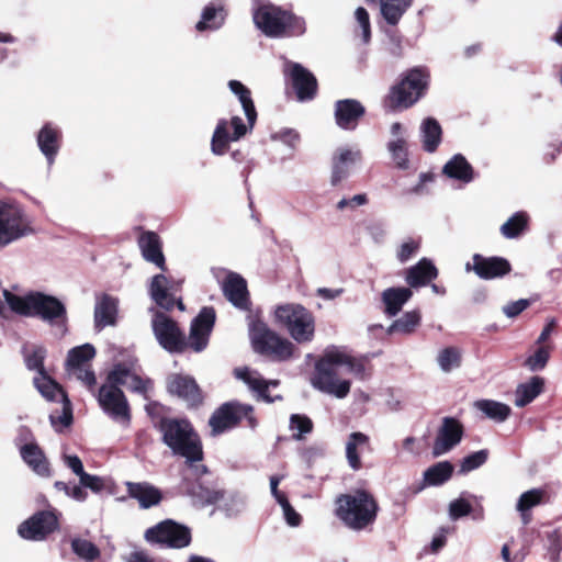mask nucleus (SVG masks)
I'll return each instance as SVG.
<instances>
[{"mask_svg":"<svg viewBox=\"0 0 562 562\" xmlns=\"http://www.w3.org/2000/svg\"><path fill=\"white\" fill-rule=\"evenodd\" d=\"M342 374L364 379L367 376L366 360L352 356L345 348L331 346L326 348L315 362L310 383L319 392L336 398H345L350 392L351 383L341 378Z\"/></svg>","mask_w":562,"mask_h":562,"instance_id":"obj_1","label":"nucleus"},{"mask_svg":"<svg viewBox=\"0 0 562 562\" xmlns=\"http://www.w3.org/2000/svg\"><path fill=\"white\" fill-rule=\"evenodd\" d=\"M215 323V312L212 307H203L192 321L188 340L177 324L162 313H157L153 319V330L159 345L169 352H181L190 347L195 352L202 351Z\"/></svg>","mask_w":562,"mask_h":562,"instance_id":"obj_2","label":"nucleus"},{"mask_svg":"<svg viewBox=\"0 0 562 562\" xmlns=\"http://www.w3.org/2000/svg\"><path fill=\"white\" fill-rule=\"evenodd\" d=\"M4 306L11 312L26 317H36L48 324L60 335L67 333L68 313L66 305L58 297L41 292H19L16 288L2 291Z\"/></svg>","mask_w":562,"mask_h":562,"instance_id":"obj_3","label":"nucleus"},{"mask_svg":"<svg viewBox=\"0 0 562 562\" xmlns=\"http://www.w3.org/2000/svg\"><path fill=\"white\" fill-rule=\"evenodd\" d=\"M120 385L145 395L151 389V383L126 364L120 363L109 373L108 382L99 391V404L113 419L126 424L130 420V408Z\"/></svg>","mask_w":562,"mask_h":562,"instance_id":"obj_4","label":"nucleus"},{"mask_svg":"<svg viewBox=\"0 0 562 562\" xmlns=\"http://www.w3.org/2000/svg\"><path fill=\"white\" fill-rule=\"evenodd\" d=\"M159 430L164 443L173 454L183 457L188 463L202 460V446L199 436L186 419L164 418Z\"/></svg>","mask_w":562,"mask_h":562,"instance_id":"obj_5","label":"nucleus"},{"mask_svg":"<svg viewBox=\"0 0 562 562\" xmlns=\"http://www.w3.org/2000/svg\"><path fill=\"white\" fill-rule=\"evenodd\" d=\"M336 515L352 530H362L372 525L378 513L374 497L363 490L340 495L336 501Z\"/></svg>","mask_w":562,"mask_h":562,"instance_id":"obj_6","label":"nucleus"},{"mask_svg":"<svg viewBox=\"0 0 562 562\" xmlns=\"http://www.w3.org/2000/svg\"><path fill=\"white\" fill-rule=\"evenodd\" d=\"M256 26L269 37H282L286 34L305 33V21L289 11L273 4L259 5L252 13Z\"/></svg>","mask_w":562,"mask_h":562,"instance_id":"obj_7","label":"nucleus"},{"mask_svg":"<svg viewBox=\"0 0 562 562\" xmlns=\"http://www.w3.org/2000/svg\"><path fill=\"white\" fill-rule=\"evenodd\" d=\"M274 323L286 329L297 344L311 342L315 336V317L303 305L285 303L276 306Z\"/></svg>","mask_w":562,"mask_h":562,"instance_id":"obj_8","label":"nucleus"},{"mask_svg":"<svg viewBox=\"0 0 562 562\" xmlns=\"http://www.w3.org/2000/svg\"><path fill=\"white\" fill-rule=\"evenodd\" d=\"M35 233L34 222L18 203L0 199V248Z\"/></svg>","mask_w":562,"mask_h":562,"instance_id":"obj_9","label":"nucleus"},{"mask_svg":"<svg viewBox=\"0 0 562 562\" xmlns=\"http://www.w3.org/2000/svg\"><path fill=\"white\" fill-rule=\"evenodd\" d=\"M249 337L256 352L285 361L293 356L295 347L289 339L271 330L262 322H252L249 327Z\"/></svg>","mask_w":562,"mask_h":562,"instance_id":"obj_10","label":"nucleus"},{"mask_svg":"<svg viewBox=\"0 0 562 562\" xmlns=\"http://www.w3.org/2000/svg\"><path fill=\"white\" fill-rule=\"evenodd\" d=\"M429 75L422 68H414L392 89L391 101L394 105L408 108L423 95Z\"/></svg>","mask_w":562,"mask_h":562,"instance_id":"obj_11","label":"nucleus"},{"mask_svg":"<svg viewBox=\"0 0 562 562\" xmlns=\"http://www.w3.org/2000/svg\"><path fill=\"white\" fill-rule=\"evenodd\" d=\"M244 417L247 418L249 427L255 428L257 426L250 405L237 402L225 403L210 418L212 432L214 435L221 434L234 427Z\"/></svg>","mask_w":562,"mask_h":562,"instance_id":"obj_12","label":"nucleus"},{"mask_svg":"<svg viewBox=\"0 0 562 562\" xmlns=\"http://www.w3.org/2000/svg\"><path fill=\"white\" fill-rule=\"evenodd\" d=\"M148 542L165 544L170 548H184L191 541L190 530L172 520L162 521L146 530Z\"/></svg>","mask_w":562,"mask_h":562,"instance_id":"obj_13","label":"nucleus"},{"mask_svg":"<svg viewBox=\"0 0 562 562\" xmlns=\"http://www.w3.org/2000/svg\"><path fill=\"white\" fill-rule=\"evenodd\" d=\"M94 356L95 349L90 344H85L69 350L66 362L68 374L88 386L94 385L95 375L89 364Z\"/></svg>","mask_w":562,"mask_h":562,"instance_id":"obj_14","label":"nucleus"},{"mask_svg":"<svg viewBox=\"0 0 562 562\" xmlns=\"http://www.w3.org/2000/svg\"><path fill=\"white\" fill-rule=\"evenodd\" d=\"M247 133V126L238 116H233L231 121L222 119L218 121L211 140V150L214 155H224L229 143L237 142Z\"/></svg>","mask_w":562,"mask_h":562,"instance_id":"obj_15","label":"nucleus"},{"mask_svg":"<svg viewBox=\"0 0 562 562\" xmlns=\"http://www.w3.org/2000/svg\"><path fill=\"white\" fill-rule=\"evenodd\" d=\"M57 528V515L52 510H43L23 521L19 526L18 532L23 539L41 541Z\"/></svg>","mask_w":562,"mask_h":562,"instance_id":"obj_16","label":"nucleus"},{"mask_svg":"<svg viewBox=\"0 0 562 562\" xmlns=\"http://www.w3.org/2000/svg\"><path fill=\"white\" fill-rule=\"evenodd\" d=\"M465 271H473L479 278L488 280L507 274L510 271V265L501 257H483L475 254L472 262H467Z\"/></svg>","mask_w":562,"mask_h":562,"instance_id":"obj_17","label":"nucleus"},{"mask_svg":"<svg viewBox=\"0 0 562 562\" xmlns=\"http://www.w3.org/2000/svg\"><path fill=\"white\" fill-rule=\"evenodd\" d=\"M463 427L459 420L452 417H445L438 429L432 447V454L440 457L453 449L462 439Z\"/></svg>","mask_w":562,"mask_h":562,"instance_id":"obj_18","label":"nucleus"},{"mask_svg":"<svg viewBox=\"0 0 562 562\" xmlns=\"http://www.w3.org/2000/svg\"><path fill=\"white\" fill-rule=\"evenodd\" d=\"M284 71L291 77L299 100L312 99L316 92L315 77L303 66L288 61Z\"/></svg>","mask_w":562,"mask_h":562,"instance_id":"obj_19","label":"nucleus"},{"mask_svg":"<svg viewBox=\"0 0 562 562\" xmlns=\"http://www.w3.org/2000/svg\"><path fill=\"white\" fill-rule=\"evenodd\" d=\"M225 297L237 308L246 310L249 304L246 280L236 272H227L222 282Z\"/></svg>","mask_w":562,"mask_h":562,"instance_id":"obj_20","label":"nucleus"},{"mask_svg":"<svg viewBox=\"0 0 562 562\" xmlns=\"http://www.w3.org/2000/svg\"><path fill=\"white\" fill-rule=\"evenodd\" d=\"M179 286V282L169 280L164 274H156L151 279L149 293L156 304L165 310H171L176 303L175 292Z\"/></svg>","mask_w":562,"mask_h":562,"instance_id":"obj_21","label":"nucleus"},{"mask_svg":"<svg viewBox=\"0 0 562 562\" xmlns=\"http://www.w3.org/2000/svg\"><path fill=\"white\" fill-rule=\"evenodd\" d=\"M234 373L238 380H241L252 392L257 393L258 396L266 402L271 403L277 398H280L279 395L271 396L268 393L270 387L278 386V380L267 381L262 379V376L257 371L250 370L249 368H237L235 369Z\"/></svg>","mask_w":562,"mask_h":562,"instance_id":"obj_22","label":"nucleus"},{"mask_svg":"<svg viewBox=\"0 0 562 562\" xmlns=\"http://www.w3.org/2000/svg\"><path fill=\"white\" fill-rule=\"evenodd\" d=\"M360 158L361 153L359 149L348 147L338 148L333 158L331 184L337 186L346 179L350 173L351 167L356 165Z\"/></svg>","mask_w":562,"mask_h":562,"instance_id":"obj_23","label":"nucleus"},{"mask_svg":"<svg viewBox=\"0 0 562 562\" xmlns=\"http://www.w3.org/2000/svg\"><path fill=\"white\" fill-rule=\"evenodd\" d=\"M390 132L391 139L387 143V149L396 167L406 170L409 167L406 131L401 123L395 122L391 125Z\"/></svg>","mask_w":562,"mask_h":562,"instance_id":"obj_24","label":"nucleus"},{"mask_svg":"<svg viewBox=\"0 0 562 562\" xmlns=\"http://www.w3.org/2000/svg\"><path fill=\"white\" fill-rule=\"evenodd\" d=\"M364 114L363 105L353 99L339 100L335 106V119L339 127L353 130Z\"/></svg>","mask_w":562,"mask_h":562,"instance_id":"obj_25","label":"nucleus"},{"mask_svg":"<svg viewBox=\"0 0 562 562\" xmlns=\"http://www.w3.org/2000/svg\"><path fill=\"white\" fill-rule=\"evenodd\" d=\"M20 456L22 460L40 476L48 477L50 475L49 463L40 448L34 442H25L20 446Z\"/></svg>","mask_w":562,"mask_h":562,"instance_id":"obj_26","label":"nucleus"},{"mask_svg":"<svg viewBox=\"0 0 562 562\" xmlns=\"http://www.w3.org/2000/svg\"><path fill=\"white\" fill-rule=\"evenodd\" d=\"M168 391L190 405H194L201 401L200 390L195 381L189 376L178 374L169 376Z\"/></svg>","mask_w":562,"mask_h":562,"instance_id":"obj_27","label":"nucleus"},{"mask_svg":"<svg viewBox=\"0 0 562 562\" xmlns=\"http://www.w3.org/2000/svg\"><path fill=\"white\" fill-rule=\"evenodd\" d=\"M117 304V300L108 294H102L97 299L94 306V327L98 330L115 324Z\"/></svg>","mask_w":562,"mask_h":562,"instance_id":"obj_28","label":"nucleus"},{"mask_svg":"<svg viewBox=\"0 0 562 562\" xmlns=\"http://www.w3.org/2000/svg\"><path fill=\"white\" fill-rule=\"evenodd\" d=\"M138 246L144 259L165 270V257L159 237L153 232L140 235Z\"/></svg>","mask_w":562,"mask_h":562,"instance_id":"obj_29","label":"nucleus"},{"mask_svg":"<svg viewBox=\"0 0 562 562\" xmlns=\"http://www.w3.org/2000/svg\"><path fill=\"white\" fill-rule=\"evenodd\" d=\"M437 276L438 270L434 263L429 259L423 258L407 270L405 280L409 286L418 288L428 284Z\"/></svg>","mask_w":562,"mask_h":562,"instance_id":"obj_30","label":"nucleus"},{"mask_svg":"<svg viewBox=\"0 0 562 562\" xmlns=\"http://www.w3.org/2000/svg\"><path fill=\"white\" fill-rule=\"evenodd\" d=\"M443 175L450 179L469 183L474 179V170L464 156L456 154L442 168Z\"/></svg>","mask_w":562,"mask_h":562,"instance_id":"obj_31","label":"nucleus"},{"mask_svg":"<svg viewBox=\"0 0 562 562\" xmlns=\"http://www.w3.org/2000/svg\"><path fill=\"white\" fill-rule=\"evenodd\" d=\"M226 12L222 2H211L201 14V20L196 23L195 29L199 32L218 30L225 21Z\"/></svg>","mask_w":562,"mask_h":562,"instance_id":"obj_32","label":"nucleus"},{"mask_svg":"<svg viewBox=\"0 0 562 562\" xmlns=\"http://www.w3.org/2000/svg\"><path fill=\"white\" fill-rule=\"evenodd\" d=\"M128 495L138 501L140 507L148 508L157 505L161 499L160 492L148 483H132L126 484Z\"/></svg>","mask_w":562,"mask_h":562,"instance_id":"obj_33","label":"nucleus"},{"mask_svg":"<svg viewBox=\"0 0 562 562\" xmlns=\"http://www.w3.org/2000/svg\"><path fill=\"white\" fill-rule=\"evenodd\" d=\"M546 495L547 493L542 488H531L519 496L516 510L519 513L524 525H528L531 521L530 510L542 504Z\"/></svg>","mask_w":562,"mask_h":562,"instance_id":"obj_34","label":"nucleus"},{"mask_svg":"<svg viewBox=\"0 0 562 562\" xmlns=\"http://www.w3.org/2000/svg\"><path fill=\"white\" fill-rule=\"evenodd\" d=\"M59 131L52 124L44 125L37 135V144L43 155L53 164L54 158L58 151Z\"/></svg>","mask_w":562,"mask_h":562,"instance_id":"obj_35","label":"nucleus"},{"mask_svg":"<svg viewBox=\"0 0 562 562\" xmlns=\"http://www.w3.org/2000/svg\"><path fill=\"white\" fill-rule=\"evenodd\" d=\"M412 295L413 292L408 288H389L384 290L382 301L385 305V313L389 316H395Z\"/></svg>","mask_w":562,"mask_h":562,"instance_id":"obj_36","label":"nucleus"},{"mask_svg":"<svg viewBox=\"0 0 562 562\" xmlns=\"http://www.w3.org/2000/svg\"><path fill=\"white\" fill-rule=\"evenodd\" d=\"M370 442L369 437L360 431L351 432L346 441V459L349 467L358 471L361 468L359 451Z\"/></svg>","mask_w":562,"mask_h":562,"instance_id":"obj_37","label":"nucleus"},{"mask_svg":"<svg viewBox=\"0 0 562 562\" xmlns=\"http://www.w3.org/2000/svg\"><path fill=\"white\" fill-rule=\"evenodd\" d=\"M414 0H380V13L389 25H396Z\"/></svg>","mask_w":562,"mask_h":562,"instance_id":"obj_38","label":"nucleus"},{"mask_svg":"<svg viewBox=\"0 0 562 562\" xmlns=\"http://www.w3.org/2000/svg\"><path fill=\"white\" fill-rule=\"evenodd\" d=\"M442 130L440 124L432 117L425 119L420 124V137L426 151L432 153L441 142Z\"/></svg>","mask_w":562,"mask_h":562,"instance_id":"obj_39","label":"nucleus"},{"mask_svg":"<svg viewBox=\"0 0 562 562\" xmlns=\"http://www.w3.org/2000/svg\"><path fill=\"white\" fill-rule=\"evenodd\" d=\"M477 411L483 413L487 418L503 423L510 415V407L504 403L493 400H480L474 403Z\"/></svg>","mask_w":562,"mask_h":562,"instance_id":"obj_40","label":"nucleus"},{"mask_svg":"<svg viewBox=\"0 0 562 562\" xmlns=\"http://www.w3.org/2000/svg\"><path fill=\"white\" fill-rule=\"evenodd\" d=\"M228 87H229L231 91L235 95L238 97L239 102L245 112V115L247 117V121H248L250 127H252V125L255 124L256 117H257V113H256L255 105H254V102L250 97L249 89L247 87H245L238 80H231L228 82Z\"/></svg>","mask_w":562,"mask_h":562,"instance_id":"obj_41","label":"nucleus"},{"mask_svg":"<svg viewBox=\"0 0 562 562\" xmlns=\"http://www.w3.org/2000/svg\"><path fill=\"white\" fill-rule=\"evenodd\" d=\"M543 380L532 376L528 382L518 385L516 390L515 405L524 407L532 402L542 391Z\"/></svg>","mask_w":562,"mask_h":562,"instance_id":"obj_42","label":"nucleus"},{"mask_svg":"<svg viewBox=\"0 0 562 562\" xmlns=\"http://www.w3.org/2000/svg\"><path fill=\"white\" fill-rule=\"evenodd\" d=\"M420 313L419 311H409L406 312L402 317L395 319L386 329L389 335L401 334V335H409L415 331V329L420 324Z\"/></svg>","mask_w":562,"mask_h":562,"instance_id":"obj_43","label":"nucleus"},{"mask_svg":"<svg viewBox=\"0 0 562 562\" xmlns=\"http://www.w3.org/2000/svg\"><path fill=\"white\" fill-rule=\"evenodd\" d=\"M34 384L38 392L48 401L58 402L66 397L61 387L47 376L45 372H41V375L34 378Z\"/></svg>","mask_w":562,"mask_h":562,"instance_id":"obj_44","label":"nucleus"},{"mask_svg":"<svg viewBox=\"0 0 562 562\" xmlns=\"http://www.w3.org/2000/svg\"><path fill=\"white\" fill-rule=\"evenodd\" d=\"M439 369L443 373H450L460 368L462 361V352L457 347H446L438 351L436 358Z\"/></svg>","mask_w":562,"mask_h":562,"instance_id":"obj_45","label":"nucleus"},{"mask_svg":"<svg viewBox=\"0 0 562 562\" xmlns=\"http://www.w3.org/2000/svg\"><path fill=\"white\" fill-rule=\"evenodd\" d=\"M452 472L453 465L449 461H441L424 472V481L427 485H440L451 477Z\"/></svg>","mask_w":562,"mask_h":562,"instance_id":"obj_46","label":"nucleus"},{"mask_svg":"<svg viewBox=\"0 0 562 562\" xmlns=\"http://www.w3.org/2000/svg\"><path fill=\"white\" fill-rule=\"evenodd\" d=\"M528 220L525 212L515 213L501 226L502 235L509 239L517 237L527 227Z\"/></svg>","mask_w":562,"mask_h":562,"instance_id":"obj_47","label":"nucleus"},{"mask_svg":"<svg viewBox=\"0 0 562 562\" xmlns=\"http://www.w3.org/2000/svg\"><path fill=\"white\" fill-rule=\"evenodd\" d=\"M61 404L60 413H50L49 420L52 426L58 430V427H68L72 422L71 404L67 396L65 400L58 401Z\"/></svg>","mask_w":562,"mask_h":562,"instance_id":"obj_48","label":"nucleus"},{"mask_svg":"<svg viewBox=\"0 0 562 562\" xmlns=\"http://www.w3.org/2000/svg\"><path fill=\"white\" fill-rule=\"evenodd\" d=\"M190 494L194 504L199 506L217 503L223 497L221 492L209 490L201 485H199L198 488H193Z\"/></svg>","mask_w":562,"mask_h":562,"instance_id":"obj_49","label":"nucleus"},{"mask_svg":"<svg viewBox=\"0 0 562 562\" xmlns=\"http://www.w3.org/2000/svg\"><path fill=\"white\" fill-rule=\"evenodd\" d=\"M290 429L295 439H301L303 435L312 431L313 423L305 415L293 414L290 418Z\"/></svg>","mask_w":562,"mask_h":562,"instance_id":"obj_50","label":"nucleus"},{"mask_svg":"<svg viewBox=\"0 0 562 562\" xmlns=\"http://www.w3.org/2000/svg\"><path fill=\"white\" fill-rule=\"evenodd\" d=\"M471 512L472 505L463 496L451 501L448 506V514L451 520H458L461 517L468 516Z\"/></svg>","mask_w":562,"mask_h":562,"instance_id":"obj_51","label":"nucleus"},{"mask_svg":"<svg viewBox=\"0 0 562 562\" xmlns=\"http://www.w3.org/2000/svg\"><path fill=\"white\" fill-rule=\"evenodd\" d=\"M74 552L82 559L94 560L99 555L97 547L85 539H75L71 543Z\"/></svg>","mask_w":562,"mask_h":562,"instance_id":"obj_52","label":"nucleus"},{"mask_svg":"<svg viewBox=\"0 0 562 562\" xmlns=\"http://www.w3.org/2000/svg\"><path fill=\"white\" fill-rule=\"evenodd\" d=\"M487 460V451L486 450H480L476 452H473L469 456H467L460 467V471L462 473H468L470 471H473L481 465H483Z\"/></svg>","mask_w":562,"mask_h":562,"instance_id":"obj_53","label":"nucleus"},{"mask_svg":"<svg viewBox=\"0 0 562 562\" xmlns=\"http://www.w3.org/2000/svg\"><path fill=\"white\" fill-rule=\"evenodd\" d=\"M46 350L43 347H33L25 356V363L30 370H36L38 375L44 372L43 361Z\"/></svg>","mask_w":562,"mask_h":562,"instance_id":"obj_54","label":"nucleus"},{"mask_svg":"<svg viewBox=\"0 0 562 562\" xmlns=\"http://www.w3.org/2000/svg\"><path fill=\"white\" fill-rule=\"evenodd\" d=\"M549 355L550 351L548 347H540L527 359L526 364L531 371L542 370L548 362Z\"/></svg>","mask_w":562,"mask_h":562,"instance_id":"obj_55","label":"nucleus"},{"mask_svg":"<svg viewBox=\"0 0 562 562\" xmlns=\"http://www.w3.org/2000/svg\"><path fill=\"white\" fill-rule=\"evenodd\" d=\"M79 483L81 486L91 490L93 493H100L105 487V481L103 477L92 475L87 472L79 477Z\"/></svg>","mask_w":562,"mask_h":562,"instance_id":"obj_56","label":"nucleus"},{"mask_svg":"<svg viewBox=\"0 0 562 562\" xmlns=\"http://www.w3.org/2000/svg\"><path fill=\"white\" fill-rule=\"evenodd\" d=\"M282 508L283 517L290 527H297L302 521L301 515L291 506L288 498H281L278 503Z\"/></svg>","mask_w":562,"mask_h":562,"instance_id":"obj_57","label":"nucleus"},{"mask_svg":"<svg viewBox=\"0 0 562 562\" xmlns=\"http://www.w3.org/2000/svg\"><path fill=\"white\" fill-rule=\"evenodd\" d=\"M355 16L362 30V40L364 43H368L371 36L369 13L364 8L359 7L355 12Z\"/></svg>","mask_w":562,"mask_h":562,"instance_id":"obj_58","label":"nucleus"},{"mask_svg":"<svg viewBox=\"0 0 562 562\" xmlns=\"http://www.w3.org/2000/svg\"><path fill=\"white\" fill-rule=\"evenodd\" d=\"M530 305V301L526 299H520L515 302H510L503 306L504 314L509 317H516L521 312H524Z\"/></svg>","mask_w":562,"mask_h":562,"instance_id":"obj_59","label":"nucleus"},{"mask_svg":"<svg viewBox=\"0 0 562 562\" xmlns=\"http://www.w3.org/2000/svg\"><path fill=\"white\" fill-rule=\"evenodd\" d=\"M299 134L293 130H284L277 132L272 135L273 140H280L281 143L294 148L299 142Z\"/></svg>","mask_w":562,"mask_h":562,"instance_id":"obj_60","label":"nucleus"},{"mask_svg":"<svg viewBox=\"0 0 562 562\" xmlns=\"http://www.w3.org/2000/svg\"><path fill=\"white\" fill-rule=\"evenodd\" d=\"M419 244L414 240L405 241L397 251V258L401 262L409 260L418 250Z\"/></svg>","mask_w":562,"mask_h":562,"instance_id":"obj_61","label":"nucleus"},{"mask_svg":"<svg viewBox=\"0 0 562 562\" xmlns=\"http://www.w3.org/2000/svg\"><path fill=\"white\" fill-rule=\"evenodd\" d=\"M63 461L78 477L86 472L81 460L77 456L64 454Z\"/></svg>","mask_w":562,"mask_h":562,"instance_id":"obj_62","label":"nucleus"},{"mask_svg":"<svg viewBox=\"0 0 562 562\" xmlns=\"http://www.w3.org/2000/svg\"><path fill=\"white\" fill-rule=\"evenodd\" d=\"M447 533H448V529H445V528H441L432 538L431 540V550L432 552H437L438 550H440L445 543H446V539H447Z\"/></svg>","mask_w":562,"mask_h":562,"instance_id":"obj_63","label":"nucleus"},{"mask_svg":"<svg viewBox=\"0 0 562 562\" xmlns=\"http://www.w3.org/2000/svg\"><path fill=\"white\" fill-rule=\"evenodd\" d=\"M67 496L77 502H85L88 498V493L83 491V486L79 484L70 486Z\"/></svg>","mask_w":562,"mask_h":562,"instance_id":"obj_64","label":"nucleus"}]
</instances>
